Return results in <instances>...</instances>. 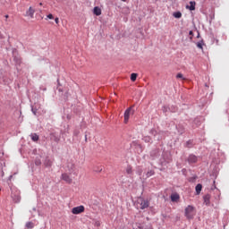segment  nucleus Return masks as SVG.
Segmentation results:
<instances>
[{"instance_id":"b1692460","label":"nucleus","mask_w":229,"mask_h":229,"mask_svg":"<svg viewBox=\"0 0 229 229\" xmlns=\"http://www.w3.org/2000/svg\"><path fill=\"white\" fill-rule=\"evenodd\" d=\"M197 47L200 49H203V45L200 42L197 43Z\"/></svg>"},{"instance_id":"f3484780","label":"nucleus","mask_w":229,"mask_h":229,"mask_svg":"<svg viewBox=\"0 0 229 229\" xmlns=\"http://www.w3.org/2000/svg\"><path fill=\"white\" fill-rule=\"evenodd\" d=\"M133 229H145L143 223H136V227H133Z\"/></svg>"},{"instance_id":"5701e85b","label":"nucleus","mask_w":229,"mask_h":229,"mask_svg":"<svg viewBox=\"0 0 229 229\" xmlns=\"http://www.w3.org/2000/svg\"><path fill=\"white\" fill-rule=\"evenodd\" d=\"M36 166H40L41 165V160L40 159H36Z\"/></svg>"},{"instance_id":"412c9836","label":"nucleus","mask_w":229,"mask_h":229,"mask_svg":"<svg viewBox=\"0 0 229 229\" xmlns=\"http://www.w3.org/2000/svg\"><path fill=\"white\" fill-rule=\"evenodd\" d=\"M176 78H177V80H179V79L180 80H183V81L186 80V78H184L183 74H182V73H177Z\"/></svg>"},{"instance_id":"9d476101","label":"nucleus","mask_w":229,"mask_h":229,"mask_svg":"<svg viewBox=\"0 0 229 229\" xmlns=\"http://www.w3.org/2000/svg\"><path fill=\"white\" fill-rule=\"evenodd\" d=\"M210 199H211V196H210L209 194H206V195L203 197L204 203L206 204V206L210 205Z\"/></svg>"},{"instance_id":"bb28decb","label":"nucleus","mask_w":229,"mask_h":229,"mask_svg":"<svg viewBox=\"0 0 229 229\" xmlns=\"http://www.w3.org/2000/svg\"><path fill=\"white\" fill-rule=\"evenodd\" d=\"M189 35H190V36H193V31L191 30V31L189 32Z\"/></svg>"},{"instance_id":"6ab92c4d","label":"nucleus","mask_w":229,"mask_h":229,"mask_svg":"<svg viewBox=\"0 0 229 229\" xmlns=\"http://www.w3.org/2000/svg\"><path fill=\"white\" fill-rule=\"evenodd\" d=\"M137 78H138L137 73H131V81H136Z\"/></svg>"},{"instance_id":"20e7f679","label":"nucleus","mask_w":229,"mask_h":229,"mask_svg":"<svg viewBox=\"0 0 229 229\" xmlns=\"http://www.w3.org/2000/svg\"><path fill=\"white\" fill-rule=\"evenodd\" d=\"M134 114V111L132 110V107H128L125 111H124V114H123V123L125 124H127V123H129V119L131 117V114Z\"/></svg>"},{"instance_id":"0eeeda50","label":"nucleus","mask_w":229,"mask_h":229,"mask_svg":"<svg viewBox=\"0 0 229 229\" xmlns=\"http://www.w3.org/2000/svg\"><path fill=\"white\" fill-rule=\"evenodd\" d=\"M186 9H189L190 11H195L196 10V2L191 1L190 5H186Z\"/></svg>"},{"instance_id":"393cba45","label":"nucleus","mask_w":229,"mask_h":229,"mask_svg":"<svg viewBox=\"0 0 229 229\" xmlns=\"http://www.w3.org/2000/svg\"><path fill=\"white\" fill-rule=\"evenodd\" d=\"M47 17L48 18V19H50V20H53L54 19V16H53V14H48V15H47Z\"/></svg>"},{"instance_id":"1a4fd4ad","label":"nucleus","mask_w":229,"mask_h":229,"mask_svg":"<svg viewBox=\"0 0 229 229\" xmlns=\"http://www.w3.org/2000/svg\"><path fill=\"white\" fill-rule=\"evenodd\" d=\"M35 9H33L32 7H29V10L27 11V16L30 17V18H34V13H35Z\"/></svg>"},{"instance_id":"aec40b11","label":"nucleus","mask_w":229,"mask_h":229,"mask_svg":"<svg viewBox=\"0 0 229 229\" xmlns=\"http://www.w3.org/2000/svg\"><path fill=\"white\" fill-rule=\"evenodd\" d=\"M126 174H132V167L131 165H128L126 167Z\"/></svg>"},{"instance_id":"cd10ccee","label":"nucleus","mask_w":229,"mask_h":229,"mask_svg":"<svg viewBox=\"0 0 229 229\" xmlns=\"http://www.w3.org/2000/svg\"><path fill=\"white\" fill-rule=\"evenodd\" d=\"M32 112H34V115H36V112L34 110H32Z\"/></svg>"},{"instance_id":"4be33fe9","label":"nucleus","mask_w":229,"mask_h":229,"mask_svg":"<svg viewBox=\"0 0 229 229\" xmlns=\"http://www.w3.org/2000/svg\"><path fill=\"white\" fill-rule=\"evenodd\" d=\"M154 174H155L154 171H149L147 173V177L149 178V177L153 176Z\"/></svg>"},{"instance_id":"9b49d317","label":"nucleus","mask_w":229,"mask_h":229,"mask_svg":"<svg viewBox=\"0 0 229 229\" xmlns=\"http://www.w3.org/2000/svg\"><path fill=\"white\" fill-rule=\"evenodd\" d=\"M180 199V195L177 193L171 195V201L172 202H177Z\"/></svg>"},{"instance_id":"423d86ee","label":"nucleus","mask_w":229,"mask_h":229,"mask_svg":"<svg viewBox=\"0 0 229 229\" xmlns=\"http://www.w3.org/2000/svg\"><path fill=\"white\" fill-rule=\"evenodd\" d=\"M61 180L64 181V182L68 184L72 183V178L66 173L61 174Z\"/></svg>"},{"instance_id":"c85d7f7f","label":"nucleus","mask_w":229,"mask_h":229,"mask_svg":"<svg viewBox=\"0 0 229 229\" xmlns=\"http://www.w3.org/2000/svg\"><path fill=\"white\" fill-rule=\"evenodd\" d=\"M39 5H41V6H42V5H43V4H42V3H39Z\"/></svg>"},{"instance_id":"4468645a","label":"nucleus","mask_w":229,"mask_h":229,"mask_svg":"<svg viewBox=\"0 0 229 229\" xmlns=\"http://www.w3.org/2000/svg\"><path fill=\"white\" fill-rule=\"evenodd\" d=\"M30 139L34 141V142H38L39 140V136L37 133H32L30 134Z\"/></svg>"},{"instance_id":"dca6fc26","label":"nucleus","mask_w":229,"mask_h":229,"mask_svg":"<svg viewBox=\"0 0 229 229\" xmlns=\"http://www.w3.org/2000/svg\"><path fill=\"white\" fill-rule=\"evenodd\" d=\"M173 16L176 19H180L182 17V13L181 12H175L173 13Z\"/></svg>"},{"instance_id":"2eb2a0df","label":"nucleus","mask_w":229,"mask_h":229,"mask_svg":"<svg viewBox=\"0 0 229 229\" xmlns=\"http://www.w3.org/2000/svg\"><path fill=\"white\" fill-rule=\"evenodd\" d=\"M25 227H27V229H33L35 227V224L33 222H27Z\"/></svg>"},{"instance_id":"a211bd4d","label":"nucleus","mask_w":229,"mask_h":229,"mask_svg":"<svg viewBox=\"0 0 229 229\" xmlns=\"http://www.w3.org/2000/svg\"><path fill=\"white\" fill-rule=\"evenodd\" d=\"M52 165H53V162H52L50 159H47V160L45 161V166H47V167H51Z\"/></svg>"},{"instance_id":"6e6552de","label":"nucleus","mask_w":229,"mask_h":229,"mask_svg":"<svg viewBox=\"0 0 229 229\" xmlns=\"http://www.w3.org/2000/svg\"><path fill=\"white\" fill-rule=\"evenodd\" d=\"M198 161V157L195 155H190L188 157V162L191 164H195Z\"/></svg>"},{"instance_id":"a878e982","label":"nucleus","mask_w":229,"mask_h":229,"mask_svg":"<svg viewBox=\"0 0 229 229\" xmlns=\"http://www.w3.org/2000/svg\"><path fill=\"white\" fill-rule=\"evenodd\" d=\"M59 21H59V18H58V17H57V18H55V23H57V24H58V23H59Z\"/></svg>"},{"instance_id":"f8f14e48","label":"nucleus","mask_w":229,"mask_h":229,"mask_svg":"<svg viewBox=\"0 0 229 229\" xmlns=\"http://www.w3.org/2000/svg\"><path fill=\"white\" fill-rule=\"evenodd\" d=\"M93 13L97 16H99L102 14V11L99 7L96 6L93 8Z\"/></svg>"},{"instance_id":"39448f33","label":"nucleus","mask_w":229,"mask_h":229,"mask_svg":"<svg viewBox=\"0 0 229 229\" xmlns=\"http://www.w3.org/2000/svg\"><path fill=\"white\" fill-rule=\"evenodd\" d=\"M72 215H81L82 213L85 212V207L81 205V206H78V207H74L72 208Z\"/></svg>"},{"instance_id":"7ed1b4c3","label":"nucleus","mask_w":229,"mask_h":229,"mask_svg":"<svg viewBox=\"0 0 229 229\" xmlns=\"http://www.w3.org/2000/svg\"><path fill=\"white\" fill-rule=\"evenodd\" d=\"M11 198H13V201H14V203H20L21 191L19 190H13V191L11 192Z\"/></svg>"},{"instance_id":"c756f323","label":"nucleus","mask_w":229,"mask_h":229,"mask_svg":"<svg viewBox=\"0 0 229 229\" xmlns=\"http://www.w3.org/2000/svg\"><path fill=\"white\" fill-rule=\"evenodd\" d=\"M5 17H6V18H8L9 16H8V15H6Z\"/></svg>"},{"instance_id":"ddd939ff","label":"nucleus","mask_w":229,"mask_h":229,"mask_svg":"<svg viewBox=\"0 0 229 229\" xmlns=\"http://www.w3.org/2000/svg\"><path fill=\"white\" fill-rule=\"evenodd\" d=\"M202 184H200V183H198L197 185H196V187H195V191H196V194L197 195H199L200 193H201V191H202Z\"/></svg>"},{"instance_id":"f257e3e1","label":"nucleus","mask_w":229,"mask_h":229,"mask_svg":"<svg viewBox=\"0 0 229 229\" xmlns=\"http://www.w3.org/2000/svg\"><path fill=\"white\" fill-rule=\"evenodd\" d=\"M184 215L187 219H193L195 216V208L191 205L187 206L184 210Z\"/></svg>"},{"instance_id":"f03ea898","label":"nucleus","mask_w":229,"mask_h":229,"mask_svg":"<svg viewBox=\"0 0 229 229\" xmlns=\"http://www.w3.org/2000/svg\"><path fill=\"white\" fill-rule=\"evenodd\" d=\"M137 203L139 205V208L140 210H145L149 208L150 202L148 199H145L143 198H139L137 200Z\"/></svg>"}]
</instances>
